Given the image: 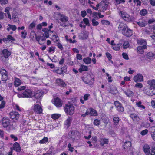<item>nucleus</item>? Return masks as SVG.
Segmentation results:
<instances>
[{"label": "nucleus", "mask_w": 155, "mask_h": 155, "mask_svg": "<svg viewBox=\"0 0 155 155\" xmlns=\"http://www.w3.org/2000/svg\"><path fill=\"white\" fill-rule=\"evenodd\" d=\"M143 150L146 155H155V146L151 147V149L150 146L147 144H144L143 147Z\"/></svg>", "instance_id": "1"}, {"label": "nucleus", "mask_w": 155, "mask_h": 155, "mask_svg": "<svg viewBox=\"0 0 155 155\" xmlns=\"http://www.w3.org/2000/svg\"><path fill=\"white\" fill-rule=\"evenodd\" d=\"M32 91L30 89H27L22 94H18V96L19 98H30L32 97Z\"/></svg>", "instance_id": "2"}, {"label": "nucleus", "mask_w": 155, "mask_h": 155, "mask_svg": "<svg viewBox=\"0 0 155 155\" xmlns=\"http://www.w3.org/2000/svg\"><path fill=\"white\" fill-rule=\"evenodd\" d=\"M75 108L73 104L68 103L66 104L64 110L66 114L70 115H73L74 113Z\"/></svg>", "instance_id": "3"}, {"label": "nucleus", "mask_w": 155, "mask_h": 155, "mask_svg": "<svg viewBox=\"0 0 155 155\" xmlns=\"http://www.w3.org/2000/svg\"><path fill=\"white\" fill-rule=\"evenodd\" d=\"M1 122L2 125L4 128H7L8 127L10 128L11 127L10 125L11 120L8 117H3L2 119Z\"/></svg>", "instance_id": "4"}, {"label": "nucleus", "mask_w": 155, "mask_h": 155, "mask_svg": "<svg viewBox=\"0 0 155 155\" xmlns=\"http://www.w3.org/2000/svg\"><path fill=\"white\" fill-rule=\"evenodd\" d=\"M81 78L84 82L86 84H88L89 85L93 84L94 81V78H92L90 74L82 77Z\"/></svg>", "instance_id": "5"}, {"label": "nucleus", "mask_w": 155, "mask_h": 155, "mask_svg": "<svg viewBox=\"0 0 155 155\" xmlns=\"http://www.w3.org/2000/svg\"><path fill=\"white\" fill-rule=\"evenodd\" d=\"M119 15L121 16L122 18L126 21H130L131 20V18L129 15L124 12L120 11Z\"/></svg>", "instance_id": "6"}, {"label": "nucleus", "mask_w": 155, "mask_h": 155, "mask_svg": "<svg viewBox=\"0 0 155 155\" xmlns=\"http://www.w3.org/2000/svg\"><path fill=\"white\" fill-rule=\"evenodd\" d=\"M133 80L136 83L143 82V77L141 74L139 73L134 77Z\"/></svg>", "instance_id": "7"}, {"label": "nucleus", "mask_w": 155, "mask_h": 155, "mask_svg": "<svg viewBox=\"0 0 155 155\" xmlns=\"http://www.w3.org/2000/svg\"><path fill=\"white\" fill-rule=\"evenodd\" d=\"M9 115L10 116V118L13 120H17L20 117L19 114L15 111L11 112L9 113Z\"/></svg>", "instance_id": "8"}, {"label": "nucleus", "mask_w": 155, "mask_h": 155, "mask_svg": "<svg viewBox=\"0 0 155 155\" xmlns=\"http://www.w3.org/2000/svg\"><path fill=\"white\" fill-rule=\"evenodd\" d=\"M114 104L117 110L119 112H123L124 111V108L122 105L118 101H116L114 102Z\"/></svg>", "instance_id": "9"}, {"label": "nucleus", "mask_w": 155, "mask_h": 155, "mask_svg": "<svg viewBox=\"0 0 155 155\" xmlns=\"http://www.w3.org/2000/svg\"><path fill=\"white\" fill-rule=\"evenodd\" d=\"M122 33L123 35L127 37L131 36L133 34L132 30L128 28L127 27L125 29L122 31Z\"/></svg>", "instance_id": "10"}, {"label": "nucleus", "mask_w": 155, "mask_h": 155, "mask_svg": "<svg viewBox=\"0 0 155 155\" xmlns=\"http://www.w3.org/2000/svg\"><path fill=\"white\" fill-rule=\"evenodd\" d=\"M2 75V80L3 81H6L8 78V73L5 69L2 70L0 71Z\"/></svg>", "instance_id": "11"}, {"label": "nucleus", "mask_w": 155, "mask_h": 155, "mask_svg": "<svg viewBox=\"0 0 155 155\" xmlns=\"http://www.w3.org/2000/svg\"><path fill=\"white\" fill-rule=\"evenodd\" d=\"M139 26L141 27H145L147 24V21L144 18L140 19L137 22Z\"/></svg>", "instance_id": "12"}, {"label": "nucleus", "mask_w": 155, "mask_h": 155, "mask_svg": "<svg viewBox=\"0 0 155 155\" xmlns=\"http://www.w3.org/2000/svg\"><path fill=\"white\" fill-rule=\"evenodd\" d=\"M123 146L125 150L128 151H129L131 148V143L130 141H126L124 143Z\"/></svg>", "instance_id": "13"}, {"label": "nucleus", "mask_w": 155, "mask_h": 155, "mask_svg": "<svg viewBox=\"0 0 155 155\" xmlns=\"http://www.w3.org/2000/svg\"><path fill=\"white\" fill-rule=\"evenodd\" d=\"M108 5L104 1H102L100 2V6L101 9L100 11L101 12H104L107 8Z\"/></svg>", "instance_id": "14"}, {"label": "nucleus", "mask_w": 155, "mask_h": 155, "mask_svg": "<svg viewBox=\"0 0 155 155\" xmlns=\"http://www.w3.org/2000/svg\"><path fill=\"white\" fill-rule=\"evenodd\" d=\"M35 112L38 114L41 113L42 112V109L39 104H36L34 107Z\"/></svg>", "instance_id": "15"}, {"label": "nucleus", "mask_w": 155, "mask_h": 155, "mask_svg": "<svg viewBox=\"0 0 155 155\" xmlns=\"http://www.w3.org/2000/svg\"><path fill=\"white\" fill-rule=\"evenodd\" d=\"M147 84L150 86L149 89L150 90L155 88V80L153 79L147 81Z\"/></svg>", "instance_id": "16"}, {"label": "nucleus", "mask_w": 155, "mask_h": 155, "mask_svg": "<svg viewBox=\"0 0 155 155\" xmlns=\"http://www.w3.org/2000/svg\"><path fill=\"white\" fill-rule=\"evenodd\" d=\"M42 96V93L40 91H37L35 92L34 95H32V97L36 99H40Z\"/></svg>", "instance_id": "17"}, {"label": "nucleus", "mask_w": 155, "mask_h": 155, "mask_svg": "<svg viewBox=\"0 0 155 155\" xmlns=\"http://www.w3.org/2000/svg\"><path fill=\"white\" fill-rule=\"evenodd\" d=\"M54 105L58 107L61 106L62 103L61 100L58 97L55 99L54 101Z\"/></svg>", "instance_id": "18"}, {"label": "nucleus", "mask_w": 155, "mask_h": 155, "mask_svg": "<svg viewBox=\"0 0 155 155\" xmlns=\"http://www.w3.org/2000/svg\"><path fill=\"white\" fill-rule=\"evenodd\" d=\"M89 110V114L90 116H97L98 114L97 111L92 108H90Z\"/></svg>", "instance_id": "19"}, {"label": "nucleus", "mask_w": 155, "mask_h": 155, "mask_svg": "<svg viewBox=\"0 0 155 155\" xmlns=\"http://www.w3.org/2000/svg\"><path fill=\"white\" fill-rule=\"evenodd\" d=\"M123 92L128 97H133L134 95V93L130 90H127V91L123 90Z\"/></svg>", "instance_id": "20"}, {"label": "nucleus", "mask_w": 155, "mask_h": 155, "mask_svg": "<svg viewBox=\"0 0 155 155\" xmlns=\"http://www.w3.org/2000/svg\"><path fill=\"white\" fill-rule=\"evenodd\" d=\"M127 26L123 23H120L119 25L118 28L120 31H121V32L123 31L126 28H127Z\"/></svg>", "instance_id": "21"}, {"label": "nucleus", "mask_w": 155, "mask_h": 155, "mask_svg": "<svg viewBox=\"0 0 155 155\" xmlns=\"http://www.w3.org/2000/svg\"><path fill=\"white\" fill-rule=\"evenodd\" d=\"M3 54L5 58H8L11 55V52L8 50L4 49L2 51Z\"/></svg>", "instance_id": "22"}, {"label": "nucleus", "mask_w": 155, "mask_h": 155, "mask_svg": "<svg viewBox=\"0 0 155 155\" xmlns=\"http://www.w3.org/2000/svg\"><path fill=\"white\" fill-rule=\"evenodd\" d=\"M66 71V68H58L56 70V72L58 74H61L62 73H64Z\"/></svg>", "instance_id": "23"}, {"label": "nucleus", "mask_w": 155, "mask_h": 155, "mask_svg": "<svg viewBox=\"0 0 155 155\" xmlns=\"http://www.w3.org/2000/svg\"><path fill=\"white\" fill-rule=\"evenodd\" d=\"M14 150L18 152H20L21 151V147L19 143L17 142H15L13 145Z\"/></svg>", "instance_id": "24"}, {"label": "nucleus", "mask_w": 155, "mask_h": 155, "mask_svg": "<svg viewBox=\"0 0 155 155\" xmlns=\"http://www.w3.org/2000/svg\"><path fill=\"white\" fill-rule=\"evenodd\" d=\"M72 120V118L71 117H69L64 122V124L67 126V128H68L70 126Z\"/></svg>", "instance_id": "25"}, {"label": "nucleus", "mask_w": 155, "mask_h": 155, "mask_svg": "<svg viewBox=\"0 0 155 155\" xmlns=\"http://www.w3.org/2000/svg\"><path fill=\"white\" fill-rule=\"evenodd\" d=\"M155 54L152 52H148L146 55V57L149 59H153L155 58Z\"/></svg>", "instance_id": "26"}, {"label": "nucleus", "mask_w": 155, "mask_h": 155, "mask_svg": "<svg viewBox=\"0 0 155 155\" xmlns=\"http://www.w3.org/2000/svg\"><path fill=\"white\" fill-rule=\"evenodd\" d=\"M57 83L58 85H61L62 87H65L66 84L61 79H57L56 80Z\"/></svg>", "instance_id": "27"}, {"label": "nucleus", "mask_w": 155, "mask_h": 155, "mask_svg": "<svg viewBox=\"0 0 155 155\" xmlns=\"http://www.w3.org/2000/svg\"><path fill=\"white\" fill-rule=\"evenodd\" d=\"M90 95L89 94H85L84 96V100L82 98H81L80 99V102L82 104L84 103V101H86L88 99V97L90 96Z\"/></svg>", "instance_id": "28"}, {"label": "nucleus", "mask_w": 155, "mask_h": 155, "mask_svg": "<svg viewBox=\"0 0 155 155\" xmlns=\"http://www.w3.org/2000/svg\"><path fill=\"white\" fill-rule=\"evenodd\" d=\"M68 17L62 14L61 15L60 20L62 22H66L68 21Z\"/></svg>", "instance_id": "29"}, {"label": "nucleus", "mask_w": 155, "mask_h": 155, "mask_svg": "<svg viewBox=\"0 0 155 155\" xmlns=\"http://www.w3.org/2000/svg\"><path fill=\"white\" fill-rule=\"evenodd\" d=\"M122 45V44L121 43L118 44L117 45L115 44L112 46V48L115 50L118 51L120 49V47Z\"/></svg>", "instance_id": "30"}, {"label": "nucleus", "mask_w": 155, "mask_h": 155, "mask_svg": "<svg viewBox=\"0 0 155 155\" xmlns=\"http://www.w3.org/2000/svg\"><path fill=\"white\" fill-rule=\"evenodd\" d=\"M83 61L86 64H90L91 62V59L89 57L84 58L83 59Z\"/></svg>", "instance_id": "31"}, {"label": "nucleus", "mask_w": 155, "mask_h": 155, "mask_svg": "<svg viewBox=\"0 0 155 155\" xmlns=\"http://www.w3.org/2000/svg\"><path fill=\"white\" fill-rule=\"evenodd\" d=\"M87 67L83 65H81V68L79 69V71L80 72H81L82 71H87Z\"/></svg>", "instance_id": "32"}, {"label": "nucleus", "mask_w": 155, "mask_h": 155, "mask_svg": "<svg viewBox=\"0 0 155 155\" xmlns=\"http://www.w3.org/2000/svg\"><path fill=\"white\" fill-rule=\"evenodd\" d=\"M108 143V139H104L101 140L100 142V145L102 146H104V144H106Z\"/></svg>", "instance_id": "33"}, {"label": "nucleus", "mask_w": 155, "mask_h": 155, "mask_svg": "<svg viewBox=\"0 0 155 155\" xmlns=\"http://www.w3.org/2000/svg\"><path fill=\"white\" fill-rule=\"evenodd\" d=\"M21 84V81L18 78H16L14 82V85L16 87L18 86Z\"/></svg>", "instance_id": "34"}, {"label": "nucleus", "mask_w": 155, "mask_h": 155, "mask_svg": "<svg viewBox=\"0 0 155 155\" xmlns=\"http://www.w3.org/2000/svg\"><path fill=\"white\" fill-rule=\"evenodd\" d=\"M48 141V138L45 137L44 138L41 140H40L39 141V143L41 144H43L45 143Z\"/></svg>", "instance_id": "35"}, {"label": "nucleus", "mask_w": 155, "mask_h": 155, "mask_svg": "<svg viewBox=\"0 0 155 155\" xmlns=\"http://www.w3.org/2000/svg\"><path fill=\"white\" fill-rule=\"evenodd\" d=\"M147 13V10L145 9H143L140 12V14L142 16H145Z\"/></svg>", "instance_id": "36"}, {"label": "nucleus", "mask_w": 155, "mask_h": 155, "mask_svg": "<svg viewBox=\"0 0 155 155\" xmlns=\"http://www.w3.org/2000/svg\"><path fill=\"white\" fill-rule=\"evenodd\" d=\"M60 117V115L58 114H54L51 115V118L54 119H56Z\"/></svg>", "instance_id": "37"}, {"label": "nucleus", "mask_w": 155, "mask_h": 155, "mask_svg": "<svg viewBox=\"0 0 155 155\" xmlns=\"http://www.w3.org/2000/svg\"><path fill=\"white\" fill-rule=\"evenodd\" d=\"M92 25L94 26H97L99 24V23L95 19L93 18L92 20Z\"/></svg>", "instance_id": "38"}, {"label": "nucleus", "mask_w": 155, "mask_h": 155, "mask_svg": "<svg viewBox=\"0 0 155 155\" xmlns=\"http://www.w3.org/2000/svg\"><path fill=\"white\" fill-rule=\"evenodd\" d=\"M123 48L124 49H126L129 46V43L127 41H125L124 42L123 45Z\"/></svg>", "instance_id": "39"}, {"label": "nucleus", "mask_w": 155, "mask_h": 155, "mask_svg": "<svg viewBox=\"0 0 155 155\" xmlns=\"http://www.w3.org/2000/svg\"><path fill=\"white\" fill-rule=\"evenodd\" d=\"M137 50L138 52L140 54H143L144 52L141 46H138V47Z\"/></svg>", "instance_id": "40"}, {"label": "nucleus", "mask_w": 155, "mask_h": 155, "mask_svg": "<svg viewBox=\"0 0 155 155\" xmlns=\"http://www.w3.org/2000/svg\"><path fill=\"white\" fill-rule=\"evenodd\" d=\"M83 21L84 23L87 26H89L90 25V24L89 22V21L87 18H84L83 19Z\"/></svg>", "instance_id": "41"}, {"label": "nucleus", "mask_w": 155, "mask_h": 155, "mask_svg": "<svg viewBox=\"0 0 155 155\" xmlns=\"http://www.w3.org/2000/svg\"><path fill=\"white\" fill-rule=\"evenodd\" d=\"M150 134L151 135L152 139L154 141H155V129L153 130L151 132Z\"/></svg>", "instance_id": "42"}, {"label": "nucleus", "mask_w": 155, "mask_h": 155, "mask_svg": "<svg viewBox=\"0 0 155 155\" xmlns=\"http://www.w3.org/2000/svg\"><path fill=\"white\" fill-rule=\"evenodd\" d=\"M33 33L34 34V35H35V38L37 40V41H38V43L40 44H41L40 42H39V41L40 40V36H37L36 35V34L35 33V32H31V34L32 33Z\"/></svg>", "instance_id": "43"}, {"label": "nucleus", "mask_w": 155, "mask_h": 155, "mask_svg": "<svg viewBox=\"0 0 155 155\" xmlns=\"http://www.w3.org/2000/svg\"><path fill=\"white\" fill-rule=\"evenodd\" d=\"M100 121L98 119H96L94 120V124L96 126H98L100 125Z\"/></svg>", "instance_id": "44"}, {"label": "nucleus", "mask_w": 155, "mask_h": 155, "mask_svg": "<svg viewBox=\"0 0 155 155\" xmlns=\"http://www.w3.org/2000/svg\"><path fill=\"white\" fill-rule=\"evenodd\" d=\"M135 87L137 88H142L143 87V86L142 83H137L135 84Z\"/></svg>", "instance_id": "45"}, {"label": "nucleus", "mask_w": 155, "mask_h": 155, "mask_svg": "<svg viewBox=\"0 0 155 155\" xmlns=\"http://www.w3.org/2000/svg\"><path fill=\"white\" fill-rule=\"evenodd\" d=\"M5 102L4 101H2L0 104V109L3 108L5 107Z\"/></svg>", "instance_id": "46"}, {"label": "nucleus", "mask_w": 155, "mask_h": 155, "mask_svg": "<svg viewBox=\"0 0 155 155\" xmlns=\"http://www.w3.org/2000/svg\"><path fill=\"white\" fill-rule=\"evenodd\" d=\"M48 51L49 53H53L55 51V48L53 47H49Z\"/></svg>", "instance_id": "47"}, {"label": "nucleus", "mask_w": 155, "mask_h": 155, "mask_svg": "<svg viewBox=\"0 0 155 155\" xmlns=\"http://www.w3.org/2000/svg\"><path fill=\"white\" fill-rule=\"evenodd\" d=\"M8 26H10L11 29H12L13 31H15L17 29V27L15 25H12L10 24H8Z\"/></svg>", "instance_id": "48"}, {"label": "nucleus", "mask_w": 155, "mask_h": 155, "mask_svg": "<svg viewBox=\"0 0 155 155\" xmlns=\"http://www.w3.org/2000/svg\"><path fill=\"white\" fill-rule=\"evenodd\" d=\"M113 121L115 123H118L119 121V119L118 117H115L113 118Z\"/></svg>", "instance_id": "49"}, {"label": "nucleus", "mask_w": 155, "mask_h": 155, "mask_svg": "<svg viewBox=\"0 0 155 155\" xmlns=\"http://www.w3.org/2000/svg\"><path fill=\"white\" fill-rule=\"evenodd\" d=\"M8 39L9 41H14L15 39L12 36L9 35L7 36Z\"/></svg>", "instance_id": "50"}, {"label": "nucleus", "mask_w": 155, "mask_h": 155, "mask_svg": "<svg viewBox=\"0 0 155 155\" xmlns=\"http://www.w3.org/2000/svg\"><path fill=\"white\" fill-rule=\"evenodd\" d=\"M148 132V130L146 129L144 130H143L140 133V134L141 135H145Z\"/></svg>", "instance_id": "51"}, {"label": "nucleus", "mask_w": 155, "mask_h": 155, "mask_svg": "<svg viewBox=\"0 0 155 155\" xmlns=\"http://www.w3.org/2000/svg\"><path fill=\"white\" fill-rule=\"evenodd\" d=\"M122 56L123 58L125 59L128 60L129 59V57L128 55L126 53H122Z\"/></svg>", "instance_id": "52"}, {"label": "nucleus", "mask_w": 155, "mask_h": 155, "mask_svg": "<svg viewBox=\"0 0 155 155\" xmlns=\"http://www.w3.org/2000/svg\"><path fill=\"white\" fill-rule=\"evenodd\" d=\"M21 33L22 35L21 37L24 38H26V35L27 34V32L25 30L24 31H22Z\"/></svg>", "instance_id": "53"}, {"label": "nucleus", "mask_w": 155, "mask_h": 155, "mask_svg": "<svg viewBox=\"0 0 155 155\" xmlns=\"http://www.w3.org/2000/svg\"><path fill=\"white\" fill-rule=\"evenodd\" d=\"M106 55L108 60H110V59H111L112 56L108 52H107L106 53Z\"/></svg>", "instance_id": "54"}, {"label": "nucleus", "mask_w": 155, "mask_h": 155, "mask_svg": "<svg viewBox=\"0 0 155 155\" xmlns=\"http://www.w3.org/2000/svg\"><path fill=\"white\" fill-rule=\"evenodd\" d=\"M137 42L138 43L140 44H144V43L146 44V43L145 40L144 39H141L140 40H139Z\"/></svg>", "instance_id": "55"}, {"label": "nucleus", "mask_w": 155, "mask_h": 155, "mask_svg": "<svg viewBox=\"0 0 155 155\" xmlns=\"http://www.w3.org/2000/svg\"><path fill=\"white\" fill-rule=\"evenodd\" d=\"M8 2V0H0V3L2 5H5Z\"/></svg>", "instance_id": "56"}, {"label": "nucleus", "mask_w": 155, "mask_h": 155, "mask_svg": "<svg viewBox=\"0 0 155 155\" xmlns=\"http://www.w3.org/2000/svg\"><path fill=\"white\" fill-rule=\"evenodd\" d=\"M10 137H11L14 140V141H16L18 140V138L16 136H15L13 134L10 135Z\"/></svg>", "instance_id": "57"}, {"label": "nucleus", "mask_w": 155, "mask_h": 155, "mask_svg": "<svg viewBox=\"0 0 155 155\" xmlns=\"http://www.w3.org/2000/svg\"><path fill=\"white\" fill-rule=\"evenodd\" d=\"M12 18L13 20H15L16 18H18L17 15V14L15 13L14 14L13 13L12 14Z\"/></svg>", "instance_id": "58"}, {"label": "nucleus", "mask_w": 155, "mask_h": 155, "mask_svg": "<svg viewBox=\"0 0 155 155\" xmlns=\"http://www.w3.org/2000/svg\"><path fill=\"white\" fill-rule=\"evenodd\" d=\"M36 25V24L33 22L32 23H31L29 25V28L30 29H32Z\"/></svg>", "instance_id": "59"}, {"label": "nucleus", "mask_w": 155, "mask_h": 155, "mask_svg": "<svg viewBox=\"0 0 155 155\" xmlns=\"http://www.w3.org/2000/svg\"><path fill=\"white\" fill-rule=\"evenodd\" d=\"M89 114V110L88 109H87L86 113L84 114H81V116L82 117H85L86 115H87Z\"/></svg>", "instance_id": "60"}, {"label": "nucleus", "mask_w": 155, "mask_h": 155, "mask_svg": "<svg viewBox=\"0 0 155 155\" xmlns=\"http://www.w3.org/2000/svg\"><path fill=\"white\" fill-rule=\"evenodd\" d=\"M81 15L82 17H84L86 15V12L85 11H83L81 12Z\"/></svg>", "instance_id": "61"}, {"label": "nucleus", "mask_w": 155, "mask_h": 155, "mask_svg": "<svg viewBox=\"0 0 155 155\" xmlns=\"http://www.w3.org/2000/svg\"><path fill=\"white\" fill-rule=\"evenodd\" d=\"M57 46L61 50H62L63 49V48L62 46V45L61 43L58 42L57 43Z\"/></svg>", "instance_id": "62"}, {"label": "nucleus", "mask_w": 155, "mask_h": 155, "mask_svg": "<svg viewBox=\"0 0 155 155\" xmlns=\"http://www.w3.org/2000/svg\"><path fill=\"white\" fill-rule=\"evenodd\" d=\"M150 4L153 6H155V0H150Z\"/></svg>", "instance_id": "63"}, {"label": "nucleus", "mask_w": 155, "mask_h": 155, "mask_svg": "<svg viewBox=\"0 0 155 155\" xmlns=\"http://www.w3.org/2000/svg\"><path fill=\"white\" fill-rule=\"evenodd\" d=\"M77 59L79 60H81L82 59V56L80 54H78L77 55Z\"/></svg>", "instance_id": "64"}]
</instances>
